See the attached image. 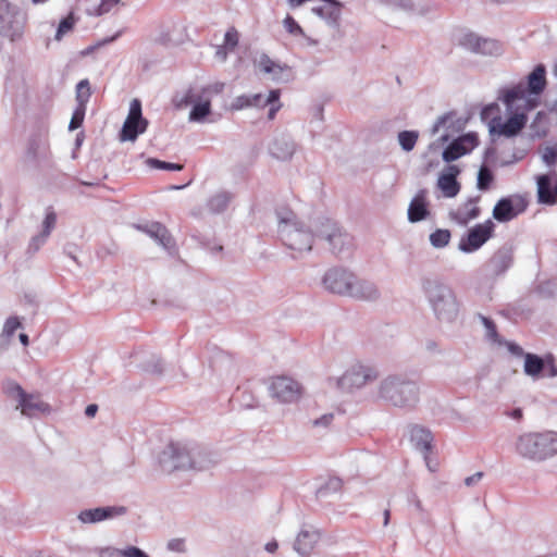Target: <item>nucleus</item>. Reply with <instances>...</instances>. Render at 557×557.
Listing matches in <instances>:
<instances>
[{"mask_svg": "<svg viewBox=\"0 0 557 557\" xmlns=\"http://www.w3.org/2000/svg\"><path fill=\"white\" fill-rule=\"evenodd\" d=\"M467 120L457 116L456 112L450 111L441 115L431 128V134L435 135L441 127H444L446 132L436 140L430 145V149H434L441 145L446 144L455 133L461 132L466 126Z\"/></svg>", "mask_w": 557, "mask_h": 557, "instance_id": "obj_15", "label": "nucleus"}, {"mask_svg": "<svg viewBox=\"0 0 557 557\" xmlns=\"http://www.w3.org/2000/svg\"><path fill=\"white\" fill-rule=\"evenodd\" d=\"M314 235L325 240L330 251L339 259H348L354 250V238L337 222L320 218L314 222Z\"/></svg>", "mask_w": 557, "mask_h": 557, "instance_id": "obj_7", "label": "nucleus"}, {"mask_svg": "<svg viewBox=\"0 0 557 557\" xmlns=\"http://www.w3.org/2000/svg\"><path fill=\"white\" fill-rule=\"evenodd\" d=\"M483 476L484 473L482 471L475 472L474 474L465 479V485L468 487L474 486L482 480Z\"/></svg>", "mask_w": 557, "mask_h": 557, "instance_id": "obj_63", "label": "nucleus"}, {"mask_svg": "<svg viewBox=\"0 0 557 557\" xmlns=\"http://www.w3.org/2000/svg\"><path fill=\"white\" fill-rule=\"evenodd\" d=\"M343 482L339 478H331L323 486L317 491L318 497H324L329 493L338 492L342 488Z\"/></svg>", "mask_w": 557, "mask_h": 557, "instance_id": "obj_45", "label": "nucleus"}, {"mask_svg": "<svg viewBox=\"0 0 557 557\" xmlns=\"http://www.w3.org/2000/svg\"><path fill=\"white\" fill-rule=\"evenodd\" d=\"M3 391L9 396L16 398L17 404L20 403V399L26 397L27 394L24 388L15 381H7L3 385Z\"/></svg>", "mask_w": 557, "mask_h": 557, "instance_id": "obj_43", "label": "nucleus"}, {"mask_svg": "<svg viewBox=\"0 0 557 557\" xmlns=\"http://www.w3.org/2000/svg\"><path fill=\"white\" fill-rule=\"evenodd\" d=\"M451 233L447 228H436L429 236L430 244L433 248L442 249L448 246Z\"/></svg>", "mask_w": 557, "mask_h": 557, "instance_id": "obj_36", "label": "nucleus"}, {"mask_svg": "<svg viewBox=\"0 0 557 557\" xmlns=\"http://www.w3.org/2000/svg\"><path fill=\"white\" fill-rule=\"evenodd\" d=\"M480 200V195L468 198L456 211L449 212V218L460 225H467L481 214V209L476 206Z\"/></svg>", "mask_w": 557, "mask_h": 557, "instance_id": "obj_23", "label": "nucleus"}, {"mask_svg": "<svg viewBox=\"0 0 557 557\" xmlns=\"http://www.w3.org/2000/svg\"><path fill=\"white\" fill-rule=\"evenodd\" d=\"M421 288L438 322L451 324L457 320L460 304L448 284L438 278L423 277Z\"/></svg>", "mask_w": 557, "mask_h": 557, "instance_id": "obj_2", "label": "nucleus"}, {"mask_svg": "<svg viewBox=\"0 0 557 557\" xmlns=\"http://www.w3.org/2000/svg\"><path fill=\"white\" fill-rule=\"evenodd\" d=\"M232 198L233 195L228 191L216 193L208 199L207 208L211 213H221L227 209Z\"/></svg>", "mask_w": 557, "mask_h": 557, "instance_id": "obj_34", "label": "nucleus"}, {"mask_svg": "<svg viewBox=\"0 0 557 557\" xmlns=\"http://www.w3.org/2000/svg\"><path fill=\"white\" fill-rule=\"evenodd\" d=\"M520 107L515 104V109L509 113L508 119L503 122L499 115L494 116L488 123L490 133L497 134L507 138L515 137L525 127L528 115L525 112H519Z\"/></svg>", "mask_w": 557, "mask_h": 557, "instance_id": "obj_11", "label": "nucleus"}, {"mask_svg": "<svg viewBox=\"0 0 557 557\" xmlns=\"http://www.w3.org/2000/svg\"><path fill=\"white\" fill-rule=\"evenodd\" d=\"M211 113V102L210 100L198 101L196 102L190 112H189V121L190 122H203L206 117Z\"/></svg>", "mask_w": 557, "mask_h": 557, "instance_id": "obj_35", "label": "nucleus"}, {"mask_svg": "<svg viewBox=\"0 0 557 557\" xmlns=\"http://www.w3.org/2000/svg\"><path fill=\"white\" fill-rule=\"evenodd\" d=\"M480 35L469 32L462 35L459 40V45L466 50L475 53L476 48L479 47Z\"/></svg>", "mask_w": 557, "mask_h": 557, "instance_id": "obj_41", "label": "nucleus"}, {"mask_svg": "<svg viewBox=\"0 0 557 557\" xmlns=\"http://www.w3.org/2000/svg\"><path fill=\"white\" fill-rule=\"evenodd\" d=\"M521 100H523V106L520 108L522 109L521 112L527 113L528 111H531L540 106L539 97L535 96L527 95L525 98H522Z\"/></svg>", "mask_w": 557, "mask_h": 557, "instance_id": "obj_55", "label": "nucleus"}, {"mask_svg": "<svg viewBox=\"0 0 557 557\" xmlns=\"http://www.w3.org/2000/svg\"><path fill=\"white\" fill-rule=\"evenodd\" d=\"M126 120H146L143 116L141 102L138 99L132 100Z\"/></svg>", "mask_w": 557, "mask_h": 557, "instance_id": "obj_51", "label": "nucleus"}, {"mask_svg": "<svg viewBox=\"0 0 557 557\" xmlns=\"http://www.w3.org/2000/svg\"><path fill=\"white\" fill-rule=\"evenodd\" d=\"M55 224H57V214L53 211V209L50 207L47 209L46 216L42 221L41 233L50 236L52 230L55 227Z\"/></svg>", "mask_w": 557, "mask_h": 557, "instance_id": "obj_46", "label": "nucleus"}, {"mask_svg": "<svg viewBox=\"0 0 557 557\" xmlns=\"http://www.w3.org/2000/svg\"><path fill=\"white\" fill-rule=\"evenodd\" d=\"M479 47L476 48L475 53L488 57H499L504 53L503 44L493 38H486L480 36Z\"/></svg>", "mask_w": 557, "mask_h": 557, "instance_id": "obj_33", "label": "nucleus"}, {"mask_svg": "<svg viewBox=\"0 0 557 557\" xmlns=\"http://www.w3.org/2000/svg\"><path fill=\"white\" fill-rule=\"evenodd\" d=\"M238 32L234 27H231L224 35V46L233 50L238 45Z\"/></svg>", "mask_w": 557, "mask_h": 557, "instance_id": "obj_50", "label": "nucleus"}, {"mask_svg": "<svg viewBox=\"0 0 557 557\" xmlns=\"http://www.w3.org/2000/svg\"><path fill=\"white\" fill-rule=\"evenodd\" d=\"M143 369L148 373L161 375L164 371V363L160 357L152 356L144 363Z\"/></svg>", "mask_w": 557, "mask_h": 557, "instance_id": "obj_44", "label": "nucleus"}, {"mask_svg": "<svg viewBox=\"0 0 557 557\" xmlns=\"http://www.w3.org/2000/svg\"><path fill=\"white\" fill-rule=\"evenodd\" d=\"M28 16L9 0H0V37L11 44L24 38Z\"/></svg>", "mask_w": 557, "mask_h": 557, "instance_id": "obj_8", "label": "nucleus"}, {"mask_svg": "<svg viewBox=\"0 0 557 557\" xmlns=\"http://www.w3.org/2000/svg\"><path fill=\"white\" fill-rule=\"evenodd\" d=\"M386 3L398 7L406 11H411L413 9V3L411 0H384Z\"/></svg>", "mask_w": 557, "mask_h": 557, "instance_id": "obj_60", "label": "nucleus"}, {"mask_svg": "<svg viewBox=\"0 0 557 557\" xmlns=\"http://www.w3.org/2000/svg\"><path fill=\"white\" fill-rule=\"evenodd\" d=\"M283 25H284L286 32L292 34V35H295V36H302L304 35L302 28L296 22V20L293 16H290V15H287L284 18Z\"/></svg>", "mask_w": 557, "mask_h": 557, "instance_id": "obj_49", "label": "nucleus"}, {"mask_svg": "<svg viewBox=\"0 0 557 557\" xmlns=\"http://www.w3.org/2000/svg\"><path fill=\"white\" fill-rule=\"evenodd\" d=\"M546 85V67L540 63L528 74L525 83L519 82L509 88L500 89L497 99L504 103L507 112H511L515 109V103L525 98L527 95L540 97Z\"/></svg>", "mask_w": 557, "mask_h": 557, "instance_id": "obj_6", "label": "nucleus"}, {"mask_svg": "<svg viewBox=\"0 0 557 557\" xmlns=\"http://www.w3.org/2000/svg\"><path fill=\"white\" fill-rule=\"evenodd\" d=\"M258 65L262 72L271 74L272 79L277 83H288L293 78L292 69L288 65L274 62L265 53L260 55Z\"/></svg>", "mask_w": 557, "mask_h": 557, "instance_id": "obj_20", "label": "nucleus"}, {"mask_svg": "<svg viewBox=\"0 0 557 557\" xmlns=\"http://www.w3.org/2000/svg\"><path fill=\"white\" fill-rule=\"evenodd\" d=\"M147 126V120H125L120 132V140L135 141L140 134L146 132Z\"/></svg>", "mask_w": 557, "mask_h": 557, "instance_id": "obj_31", "label": "nucleus"}, {"mask_svg": "<svg viewBox=\"0 0 557 557\" xmlns=\"http://www.w3.org/2000/svg\"><path fill=\"white\" fill-rule=\"evenodd\" d=\"M270 393L281 403H294L300 397V385L290 377L278 376L272 381Z\"/></svg>", "mask_w": 557, "mask_h": 557, "instance_id": "obj_17", "label": "nucleus"}, {"mask_svg": "<svg viewBox=\"0 0 557 557\" xmlns=\"http://www.w3.org/2000/svg\"><path fill=\"white\" fill-rule=\"evenodd\" d=\"M168 549L175 553H185L186 546L183 539H172L168 542Z\"/></svg>", "mask_w": 557, "mask_h": 557, "instance_id": "obj_57", "label": "nucleus"}, {"mask_svg": "<svg viewBox=\"0 0 557 557\" xmlns=\"http://www.w3.org/2000/svg\"><path fill=\"white\" fill-rule=\"evenodd\" d=\"M426 195V189H420L410 201L407 212L408 221L410 223L421 222L430 215Z\"/></svg>", "mask_w": 557, "mask_h": 557, "instance_id": "obj_25", "label": "nucleus"}, {"mask_svg": "<svg viewBox=\"0 0 557 557\" xmlns=\"http://www.w3.org/2000/svg\"><path fill=\"white\" fill-rule=\"evenodd\" d=\"M546 368V358H542L539 355L527 352L524 355L523 371L525 375L533 379H539Z\"/></svg>", "mask_w": 557, "mask_h": 557, "instance_id": "obj_32", "label": "nucleus"}, {"mask_svg": "<svg viewBox=\"0 0 557 557\" xmlns=\"http://www.w3.org/2000/svg\"><path fill=\"white\" fill-rule=\"evenodd\" d=\"M137 228L151 238H153L164 249L171 250L175 247V242L169 230L160 222H150L147 224H139Z\"/></svg>", "mask_w": 557, "mask_h": 557, "instance_id": "obj_21", "label": "nucleus"}, {"mask_svg": "<svg viewBox=\"0 0 557 557\" xmlns=\"http://www.w3.org/2000/svg\"><path fill=\"white\" fill-rule=\"evenodd\" d=\"M277 233L283 244L296 252L310 251L314 231L306 228L305 225L297 220L296 214L289 209L283 208L276 210Z\"/></svg>", "mask_w": 557, "mask_h": 557, "instance_id": "obj_4", "label": "nucleus"}, {"mask_svg": "<svg viewBox=\"0 0 557 557\" xmlns=\"http://www.w3.org/2000/svg\"><path fill=\"white\" fill-rule=\"evenodd\" d=\"M537 202L545 206L557 203V177L555 173L536 176Z\"/></svg>", "mask_w": 557, "mask_h": 557, "instance_id": "obj_19", "label": "nucleus"}, {"mask_svg": "<svg viewBox=\"0 0 557 557\" xmlns=\"http://www.w3.org/2000/svg\"><path fill=\"white\" fill-rule=\"evenodd\" d=\"M516 453L523 459L541 462L557 455V432H528L519 435Z\"/></svg>", "mask_w": 557, "mask_h": 557, "instance_id": "obj_5", "label": "nucleus"}, {"mask_svg": "<svg viewBox=\"0 0 557 557\" xmlns=\"http://www.w3.org/2000/svg\"><path fill=\"white\" fill-rule=\"evenodd\" d=\"M546 366L548 368V376L549 377L557 376V367L555 364V359H554L553 355H550V354H548L546 356Z\"/></svg>", "mask_w": 557, "mask_h": 557, "instance_id": "obj_64", "label": "nucleus"}, {"mask_svg": "<svg viewBox=\"0 0 557 557\" xmlns=\"http://www.w3.org/2000/svg\"><path fill=\"white\" fill-rule=\"evenodd\" d=\"M515 250V245L511 242H506L496 249L484 264L486 277L490 280L503 277L513 265Z\"/></svg>", "mask_w": 557, "mask_h": 557, "instance_id": "obj_9", "label": "nucleus"}, {"mask_svg": "<svg viewBox=\"0 0 557 557\" xmlns=\"http://www.w3.org/2000/svg\"><path fill=\"white\" fill-rule=\"evenodd\" d=\"M409 434L410 442L417 450L421 454L432 453L434 437L431 430L416 424L410 428Z\"/></svg>", "mask_w": 557, "mask_h": 557, "instance_id": "obj_28", "label": "nucleus"}, {"mask_svg": "<svg viewBox=\"0 0 557 557\" xmlns=\"http://www.w3.org/2000/svg\"><path fill=\"white\" fill-rule=\"evenodd\" d=\"M90 96H91V90H90L89 81L87 78H85V79H82L81 82H78L76 85V95H75L76 106L87 109V103L89 101Z\"/></svg>", "mask_w": 557, "mask_h": 557, "instance_id": "obj_38", "label": "nucleus"}, {"mask_svg": "<svg viewBox=\"0 0 557 557\" xmlns=\"http://www.w3.org/2000/svg\"><path fill=\"white\" fill-rule=\"evenodd\" d=\"M494 178L493 171L486 164H482L476 175V188L481 191L488 190Z\"/></svg>", "mask_w": 557, "mask_h": 557, "instance_id": "obj_37", "label": "nucleus"}, {"mask_svg": "<svg viewBox=\"0 0 557 557\" xmlns=\"http://www.w3.org/2000/svg\"><path fill=\"white\" fill-rule=\"evenodd\" d=\"M377 377V372L374 368L363 364H355L350 367L337 381V385L343 391H352L360 388L368 382Z\"/></svg>", "mask_w": 557, "mask_h": 557, "instance_id": "obj_14", "label": "nucleus"}, {"mask_svg": "<svg viewBox=\"0 0 557 557\" xmlns=\"http://www.w3.org/2000/svg\"><path fill=\"white\" fill-rule=\"evenodd\" d=\"M147 164L156 170H163V171H181L183 170V164L180 163H172L159 160L157 158H149L147 160Z\"/></svg>", "mask_w": 557, "mask_h": 557, "instance_id": "obj_42", "label": "nucleus"}, {"mask_svg": "<svg viewBox=\"0 0 557 557\" xmlns=\"http://www.w3.org/2000/svg\"><path fill=\"white\" fill-rule=\"evenodd\" d=\"M380 289L374 282L358 278L355 275V280L348 297L357 300L375 301L380 298Z\"/></svg>", "mask_w": 557, "mask_h": 557, "instance_id": "obj_22", "label": "nucleus"}, {"mask_svg": "<svg viewBox=\"0 0 557 557\" xmlns=\"http://www.w3.org/2000/svg\"><path fill=\"white\" fill-rule=\"evenodd\" d=\"M85 114H86V108L76 106L74 109V112L72 114L70 124H69V129L75 131V129L79 128L84 123Z\"/></svg>", "mask_w": 557, "mask_h": 557, "instance_id": "obj_47", "label": "nucleus"}, {"mask_svg": "<svg viewBox=\"0 0 557 557\" xmlns=\"http://www.w3.org/2000/svg\"><path fill=\"white\" fill-rule=\"evenodd\" d=\"M251 107L250 95H240L232 102V110H243Z\"/></svg>", "mask_w": 557, "mask_h": 557, "instance_id": "obj_54", "label": "nucleus"}, {"mask_svg": "<svg viewBox=\"0 0 557 557\" xmlns=\"http://www.w3.org/2000/svg\"><path fill=\"white\" fill-rule=\"evenodd\" d=\"M122 552L123 549L106 547L100 549L99 557H123Z\"/></svg>", "mask_w": 557, "mask_h": 557, "instance_id": "obj_62", "label": "nucleus"}, {"mask_svg": "<svg viewBox=\"0 0 557 557\" xmlns=\"http://www.w3.org/2000/svg\"><path fill=\"white\" fill-rule=\"evenodd\" d=\"M334 419L333 413H325L322 417L312 421L313 426H329Z\"/></svg>", "mask_w": 557, "mask_h": 557, "instance_id": "obj_61", "label": "nucleus"}, {"mask_svg": "<svg viewBox=\"0 0 557 557\" xmlns=\"http://www.w3.org/2000/svg\"><path fill=\"white\" fill-rule=\"evenodd\" d=\"M354 280L355 273L342 267H334L325 272L322 284L330 293L348 297Z\"/></svg>", "mask_w": 557, "mask_h": 557, "instance_id": "obj_13", "label": "nucleus"}, {"mask_svg": "<svg viewBox=\"0 0 557 557\" xmlns=\"http://www.w3.org/2000/svg\"><path fill=\"white\" fill-rule=\"evenodd\" d=\"M75 22L76 20L73 13H70L66 17L62 18L57 28L54 39L60 41L67 32L74 28Z\"/></svg>", "mask_w": 557, "mask_h": 557, "instance_id": "obj_40", "label": "nucleus"}, {"mask_svg": "<svg viewBox=\"0 0 557 557\" xmlns=\"http://www.w3.org/2000/svg\"><path fill=\"white\" fill-rule=\"evenodd\" d=\"M528 200L520 194L509 195L500 198L493 208L492 215L499 223H506L519 214L523 213L528 208Z\"/></svg>", "mask_w": 557, "mask_h": 557, "instance_id": "obj_12", "label": "nucleus"}, {"mask_svg": "<svg viewBox=\"0 0 557 557\" xmlns=\"http://www.w3.org/2000/svg\"><path fill=\"white\" fill-rule=\"evenodd\" d=\"M377 397L393 407L413 409L420 401V387L404 375H388L380 382Z\"/></svg>", "mask_w": 557, "mask_h": 557, "instance_id": "obj_3", "label": "nucleus"}, {"mask_svg": "<svg viewBox=\"0 0 557 557\" xmlns=\"http://www.w3.org/2000/svg\"><path fill=\"white\" fill-rule=\"evenodd\" d=\"M17 408L21 409V413L28 418L39 417L40 414H49L51 407L48 403L40 399L39 395L26 394V397L20 399Z\"/></svg>", "mask_w": 557, "mask_h": 557, "instance_id": "obj_24", "label": "nucleus"}, {"mask_svg": "<svg viewBox=\"0 0 557 557\" xmlns=\"http://www.w3.org/2000/svg\"><path fill=\"white\" fill-rule=\"evenodd\" d=\"M127 512L125 506H106L84 509L78 513V520L85 524L98 523L114 517L124 516Z\"/></svg>", "mask_w": 557, "mask_h": 557, "instance_id": "obj_18", "label": "nucleus"}, {"mask_svg": "<svg viewBox=\"0 0 557 557\" xmlns=\"http://www.w3.org/2000/svg\"><path fill=\"white\" fill-rule=\"evenodd\" d=\"M544 119H545V113L540 111V112L536 113L534 120L532 121V123L530 125V127L533 131L534 135L537 136V137L546 136V129L545 128H543V129L539 128V123H541Z\"/></svg>", "mask_w": 557, "mask_h": 557, "instance_id": "obj_53", "label": "nucleus"}, {"mask_svg": "<svg viewBox=\"0 0 557 557\" xmlns=\"http://www.w3.org/2000/svg\"><path fill=\"white\" fill-rule=\"evenodd\" d=\"M295 143L284 136L274 138L269 146L271 156L281 161L289 160L295 153Z\"/></svg>", "mask_w": 557, "mask_h": 557, "instance_id": "obj_30", "label": "nucleus"}, {"mask_svg": "<svg viewBox=\"0 0 557 557\" xmlns=\"http://www.w3.org/2000/svg\"><path fill=\"white\" fill-rule=\"evenodd\" d=\"M123 557H149V555L137 546H127L122 552Z\"/></svg>", "mask_w": 557, "mask_h": 557, "instance_id": "obj_58", "label": "nucleus"}, {"mask_svg": "<svg viewBox=\"0 0 557 557\" xmlns=\"http://www.w3.org/2000/svg\"><path fill=\"white\" fill-rule=\"evenodd\" d=\"M495 224L492 220L478 223L465 233L458 244V249L465 253H472L479 250L490 238L493 237Z\"/></svg>", "mask_w": 557, "mask_h": 557, "instance_id": "obj_10", "label": "nucleus"}, {"mask_svg": "<svg viewBox=\"0 0 557 557\" xmlns=\"http://www.w3.org/2000/svg\"><path fill=\"white\" fill-rule=\"evenodd\" d=\"M479 145L475 133H467L453 139L443 150L442 158L449 163L470 153Z\"/></svg>", "mask_w": 557, "mask_h": 557, "instance_id": "obj_16", "label": "nucleus"}, {"mask_svg": "<svg viewBox=\"0 0 557 557\" xmlns=\"http://www.w3.org/2000/svg\"><path fill=\"white\" fill-rule=\"evenodd\" d=\"M542 158L548 166L554 165L557 161V147H547Z\"/></svg>", "mask_w": 557, "mask_h": 557, "instance_id": "obj_56", "label": "nucleus"}, {"mask_svg": "<svg viewBox=\"0 0 557 557\" xmlns=\"http://www.w3.org/2000/svg\"><path fill=\"white\" fill-rule=\"evenodd\" d=\"M218 462L216 456L198 444L170 443L159 455L163 472L203 471Z\"/></svg>", "mask_w": 557, "mask_h": 557, "instance_id": "obj_1", "label": "nucleus"}, {"mask_svg": "<svg viewBox=\"0 0 557 557\" xmlns=\"http://www.w3.org/2000/svg\"><path fill=\"white\" fill-rule=\"evenodd\" d=\"M479 318L486 329L487 337L490 339H492L493 342H498V333H497L496 324L494 323V321L491 320L490 318L482 315V314H479Z\"/></svg>", "mask_w": 557, "mask_h": 557, "instance_id": "obj_48", "label": "nucleus"}, {"mask_svg": "<svg viewBox=\"0 0 557 557\" xmlns=\"http://www.w3.org/2000/svg\"><path fill=\"white\" fill-rule=\"evenodd\" d=\"M49 238L48 235H45L44 233H39L32 237L29 245H28V251L29 252H37L40 247L47 242Z\"/></svg>", "mask_w": 557, "mask_h": 557, "instance_id": "obj_52", "label": "nucleus"}, {"mask_svg": "<svg viewBox=\"0 0 557 557\" xmlns=\"http://www.w3.org/2000/svg\"><path fill=\"white\" fill-rule=\"evenodd\" d=\"M121 0H101L97 9V14L102 15L108 13L115 4L120 3Z\"/></svg>", "mask_w": 557, "mask_h": 557, "instance_id": "obj_59", "label": "nucleus"}, {"mask_svg": "<svg viewBox=\"0 0 557 557\" xmlns=\"http://www.w3.org/2000/svg\"><path fill=\"white\" fill-rule=\"evenodd\" d=\"M341 2L336 0H322V3L312 8V12L331 26H338L341 17Z\"/></svg>", "mask_w": 557, "mask_h": 557, "instance_id": "obj_29", "label": "nucleus"}, {"mask_svg": "<svg viewBox=\"0 0 557 557\" xmlns=\"http://www.w3.org/2000/svg\"><path fill=\"white\" fill-rule=\"evenodd\" d=\"M460 169L457 165H448L447 172L440 175L437 186L445 197L454 198L459 194L460 183L457 181Z\"/></svg>", "mask_w": 557, "mask_h": 557, "instance_id": "obj_27", "label": "nucleus"}, {"mask_svg": "<svg viewBox=\"0 0 557 557\" xmlns=\"http://www.w3.org/2000/svg\"><path fill=\"white\" fill-rule=\"evenodd\" d=\"M419 133L417 131H403L398 134V141L403 150L411 151L418 140Z\"/></svg>", "mask_w": 557, "mask_h": 557, "instance_id": "obj_39", "label": "nucleus"}, {"mask_svg": "<svg viewBox=\"0 0 557 557\" xmlns=\"http://www.w3.org/2000/svg\"><path fill=\"white\" fill-rule=\"evenodd\" d=\"M320 540V532L312 528H304L297 534L294 549L302 557H309Z\"/></svg>", "mask_w": 557, "mask_h": 557, "instance_id": "obj_26", "label": "nucleus"}]
</instances>
